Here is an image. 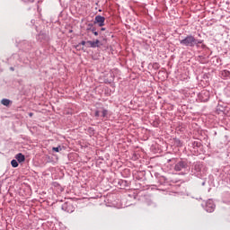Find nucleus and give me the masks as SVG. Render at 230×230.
<instances>
[{
  "mask_svg": "<svg viewBox=\"0 0 230 230\" xmlns=\"http://www.w3.org/2000/svg\"><path fill=\"white\" fill-rule=\"evenodd\" d=\"M81 46H85V44H87V41H85V40H83V41H81Z\"/></svg>",
  "mask_w": 230,
  "mask_h": 230,
  "instance_id": "25",
  "label": "nucleus"
},
{
  "mask_svg": "<svg viewBox=\"0 0 230 230\" xmlns=\"http://www.w3.org/2000/svg\"><path fill=\"white\" fill-rule=\"evenodd\" d=\"M24 1V3H34L35 2V0H23Z\"/></svg>",
  "mask_w": 230,
  "mask_h": 230,
  "instance_id": "24",
  "label": "nucleus"
},
{
  "mask_svg": "<svg viewBox=\"0 0 230 230\" xmlns=\"http://www.w3.org/2000/svg\"><path fill=\"white\" fill-rule=\"evenodd\" d=\"M15 159L18 163H24L26 161V156L22 153H19L15 155Z\"/></svg>",
  "mask_w": 230,
  "mask_h": 230,
  "instance_id": "8",
  "label": "nucleus"
},
{
  "mask_svg": "<svg viewBox=\"0 0 230 230\" xmlns=\"http://www.w3.org/2000/svg\"><path fill=\"white\" fill-rule=\"evenodd\" d=\"M1 103L2 105H4V107H8L10 105V103H12V101L9 99H2L1 100Z\"/></svg>",
  "mask_w": 230,
  "mask_h": 230,
  "instance_id": "11",
  "label": "nucleus"
},
{
  "mask_svg": "<svg viewBox=\"0 0 230 230\" xmlns=\"http://www.w3.org/2000/svg\"><path fill=\"white\" fill-rule=\"evenodd\" d=\"M227 178L230 179V174H228Z\"/></svg>",
  "mask_w": 230,
  "mask_h": 230,
  "instance_id": "31",
  "label": "nucleus"
},
{
  "mask_svg": "<svg viewBox=\"0 0 230 230\" xmlns=\"http://www.w3.org/2000/svg\"><path fill=\"white\" fill-rule=\"evenodd\" d=\"M29 116L31 118V116H33V113H30Z\"/></svg>",
  "mask_w": 230,
  "mask_h": 230,
  "instance_id": "28",
  "label": "nucleus"
},
{
  "mask_svg": "<svg viewBox=\"0 0 230 230\" xmlns=\"http://www.w3.org/2000/svg\"><path fill=\"white\" fill-rule=\"evenodd\" d=\"M102 118H107V116H108V114H109V111H107V110H102Z\"/></svg>",
  "mask_w": 230,
  "mask_h": 230,
  "instance_id": "19",
  "label": "nucleus"
},
{
  "mask_svg": "<svg viewBox=\"0 0 230 230\" xmlns=\"http://www.w3.org/2000/svg\"><path fill=\"white\" fill-rule=\"evenodd\" d=\"M61 209L66 213H73L75 211V206H73V203L71 202H65L62 205Z\"/></svg>",
  "mask_w": 230,
  "mask_h": 230,
  "instance_id": "6",
  "label": "nucleus"
},
{
  "mask_svg": "<svg viewBox=\"0 0 230 230\" xmlns=\"http://www.w3.org/2000/svg\"><path fill=\"white\" fill-rule=\"evenodd\" d=\"M87 132L90 136H94V128H88Z\"/></svg>",
  "mask_w": 230,
  "mask_h": 230,
  "instance_id": "16",
  "label": "nucleus"
},
{
  "mask_svg": "<svg viewBox=\"0 0 230 230\" xmlns=\"http://www.w3.org/2000/svg\"><path fill=\"white\" fill-rule=\"evenodd\" d=\"M202 206L207 213H213V211H215L216 206L212 199H208L205 204H202Z\"/></svg>",
  "mask_w": 230,
  "mask_h": 230,
  "instance_id": "4",
  "label": "nucleus"
},
{
  "mask_svg": "<svg viewBox=\"0 0 230 230\" xmlns=\"http://www.w3.org/2000/svg\"><path fill=\"white\" fill-rule=\"evenodd\" d=\"M172 161H175V158H172Z\"/></svg>",
  "mask_w": 230,
  "mask_h": 230,
  "instance_id": "32",
  "label": "nucleus"
},
{
  "mask_svg": "<svg viewBox=\"0 0 230 230\" xmlns=\"http://www.w3.org/2000/svg\"><path fill=\"white\" fill-rule=\"evenodd\" d=\"M99 24V26H105V17L102 15L95 16L94 24Z\"/></svg>",
  "mask_w": 230,
  "mask_h": 230,
  "instance_id": "7",
  "label": "nucleus"
},
{
  "mask_svg": "<svg viewBox=\"0 0 230 230\" xmlns=\"http://www.w3.org/2000/svg\"><path fill=\"white\" fill-rule=\"evenodd\" d=\"M11 166H13V168H17V166H19V162H17L15 159L12 160Z\"/></svg>",
  "mask_w": 230,
  "mask_h": 230,
  "instance_id": "15",
  "label": "nucleus"
},
{
  "mask_svg": "<svg viewBox=\"0 0 230 230\" xmlns=\"http://www.w3.org/2000/svg\"><path fill=\"white\" fill-rule=\"evenodd\" d=\"M209 96H210V93H209V91L208 90H202L199 95H198V98L199 100V102H208L209 101Z\"/></svg>",
  "mask_w": 230,
  "mask_h": 230,
  "instance_id": "5",
  "label": "nucleus"
},
{
  "mask_svg": "<svg viewBox=\"0 0 230 230\" xmlns=\"http://www.w3.org/2000/svg\"><path fill=\"white\" fill-rule=\"evenodd\" d=\"M87 44L90 45V48H100V45H96V43H94V41L92 40H88Z\"/></svg>",
  "mask_w": 230,
  "mask_h": 230,
  "instance_id": "14",
  "label": "nucleus"
},
{
  "mask_svg": "<svg viewBox=\"0 0 230 230\" xmlns=\"http://www.w3.org/2000/svg\"><path fill=\"white\" fill-rule=\"evenodd\" d=\"M94 116L95 118H100V111H96Z\"/></svg>",
  "mask_w": 230,
  "mask_h": 230,
  "instance_id": "22",
  "label": "nucleus"
},
{
  "mask_svg": "<svg viewBox=\"0 0 230 230\" xmlns=\"http://www.w3.org/2000/svg\"><path fill=\"white\" fill-rule=\"evenodd\" d=\"M156 180H157V182L160 183L161 185L166 184L168 181V179H166L164 176H159V175L156 176Z\"/></svg>",
  "mask_w": 230,
  "mask_h": 230,
  "instance_id": "9",
  "label": "nucleus"
},
{
  "mask_svg": "<svg viewBox=\"0 0 230 230\" xmlns=\"http://www.w3.org/2000/svg\"><path fill=\"white\" fill-rule=\"evenodd\" d=\"M11 71H15V68H13V66L10 67Z\"/></svg>",
  "mask_w": 230,
  "mask_h": 230,
  "instance_id": "26",
  "label": "nucleus"
},
{
  "mask_svg": "<svg viewBox=\"0 0 230 230\" xmlns=\"http://www.w3.org/2000/svg\"><path fill=\"white\" fill-rule=\"evenodd\" d=\"M146 204L148 205V206H152L153 208H155V202H154V201H152V199H149V200H147L146 201Z\"/></svg>",
  "mask_w": 230,
  "mask_h": 230,
  "instance_id": "17",
  "label": "nucleus"
},
{
  "mask_svg": "<svg viewBox=\"0 0 230 230\" xmlns=\"http://www.w3.org/2000/svg\"><path fill=\"white\" fill-rule=\"evenodd\" d=\"M222 78L227 79L230 78V71L229 70H223L221 72Z\"/></svg>",
  "mask_w": 230,
  "mask_h": 230,
  "instance_id": "10",
  "label": "nucleus"
},
{
  "mask_svg": "<svg viewBox=\"0 0 230 230\" xmlns=\"http://www.w3.org/2000/svg\"><path fill=\"white\" fill-rule=\"evenodd\" d=\"M205 184H206V182H205V181H203L202 186H204Z\"/></svg>",
  "mask_w": 230,
  "mask_h": 230,
  "instance_id": "29",
  "label": "nucleus"
},
{
  "mask_svg": "<svg viewBox=\"0 0 230 230\" xmlns=\"http://www.w3.org/2000/svg\"><path fill=\"white\" fill-rule=\"evenodd\" d=\"M180 44L186 48H195V36L187 35L184 39L180 40Z\"/></svg>",
  "mask_w": 230,
  "mask_h": 230,
  "instance_id": "2",
  "label": "nucleus"
},
{
  "mask_svg": "<svg viewBox=\"0 0 230 230\" xmlns=\"http://www.w3.org/2000/svg\"><path fill=\"white\" fill-rule=\"evenodd\" d=\"M175 172H190V165L188 164V161L180 160L174 165Z\"/></svg>",
  "mask_w": 230,
  "mask_h": 230,
  "instance_id": "3",
  "label": "nucleus"
},
{
  "mask_svg": "<svg viewBox=\"0 0 230 230\" xmlns=\"http://www.w3.org/2000/svg\"><path fill=\"white\" fill-rule=\"evenodd\" d=\"M204 40H197L196 38H194V47L196 46L197 48H199V44H202Z\"/></svg>",
  "mask_w": 230,
  "mask_h": 230,
  "instance_id": "13",
  "label": "nucleus"
},
{
  "mask_svg": "<svg viewBox=\"0 0 230 230\" xmlns=\"http://www.w3.org/2000/svg\"><path fill=\"white\" fill-rule=\"evenodd\" d=\"M92 33H93V35H95V37H98L99 33H98V31H96V27H93L92 29Z\"/></svg>",
  "mask_w": 230,
  "mask_h": 230,
  "instance_id": "21",
  "label": "nucleus"
},
{
  "mask_svg": "<svg viewBox=\"0 0 230 230\" xmlns=\"http://www.w3.org/2000/svg\"><path fill=\"white\" fill-rule=\"evenodd\" d=\"M191 172L193 173V175L200 179L201 177H203V174L205 173L204 164H202V163L200 162L194 163L191 168Z\"/></svg>",
  "mask_w": 230,
  "mask_h": 230,
  "instance_id": "1",
  "label": "nucleus"
},
{
  "mask_svg": "<svg viewBox=\"0 0 230 230\" xmlns=\"http://www.w3.org/2000/svg\"><path fill=\"white\" fill-rule=\"evenodd\" d=\"M191 146L192 148H200V146H202V143H200V141H194Z\"/></svg>",
  "mask_w": 230,
  "mask_h": 230,
  "instance_id": "12",
  "label": "nucleus"
},
{
  "mask_svg": "<svg viewBox=\"0 0 230 230\" xmlns=\"http://www.w3.org/2000/svg\"><path fill=\"white\" fill-rule=\"evenodd\" d=\"M101 31H105V28H102V29H101Z\"/></svg>",
  "mask_w": 230,
  "mask_h": 230,
  "instance_id": "27",
  "label": "nucleus"
},
{
  "mask_svg": "<svg viewBox=\"0 0 230 230\" xmlns=\"http://www.w3.org/2000/svg\"><path fill=\"white\" fill-rule=\"evenodd\" d=\"M95 46H100V40H96L95 41H93Z\"/></svg>",
  "mask_w": 230,
  "mask_h": 230,
  "instance_id": "23",
  "label": "nucleus"
},
{
  "mask_svg": "<svg viewBox=\"0 0 230 230\" xmlns=\"http://www.w3.org/2000/svg\"><path fill=\"white\" fill-rule=\"evenodd\" d=\"M93 28H94L93 23H88L86 31H93Z\"/></svg>",
  "mask_w": 230,
  "mask_h": 230,
  "instance_id": "18",
  "label": "nucleus"
},
{
  "mask_svg": "<svg viewBox=\"0 0 230 230\" xmlns=\"http://www.w3.org/2000/svg\"><path fill=\"white\" fill-rule=\"evenodd\" d=\"M52 150H53V152H60V150H62V147L60 146H58L57 147H53Z\"/></svg>",
  "mask_w": 230,
  "mask_h": 230,
  "instance_id": "20",
  "label": "nucleus"
},
{
  "mask_svg": "<svg viewBox=\"0 0 230 230\" xmlns=\"http://www.w3.org/2000/svg\"><path fill=\"white\" fill-rule=\"evenodd\" d=\"M202 48H206V45H202Z\"/></svg>",
  "mask_w": 230,
  "mask_h": 230,
  "instance_id": "30",
  "label": "nucleus"
}]
</instances>
